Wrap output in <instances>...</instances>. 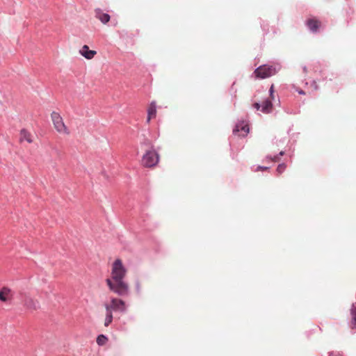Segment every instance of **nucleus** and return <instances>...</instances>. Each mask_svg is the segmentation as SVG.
<instances>
[{"label": "nucleus", "mask_w": 356, "mask_h": 356, "mask_svg": "<svg viewBox=\"0 0 356 356\" xmlns=\"http://www.w3.org/2000/svg\"><path fill=\"white\" fill-rule=\"evenodd\" d=\"M127 269L121 259H117L112 266L111 277L106 280L109 289L122 297L127 296L129 293V285L124 281Z\"/></svg>", "instance_id": "f257e3e1"}, {"label": "nucleus", "mask_w": 356, "mask_h": 356, "mask_svg": "<svg viewBox=\"0 0 356 356\" xmlns=\"http://www.w3.org/2000/svg\"><path fill=\"white\" fill-rule=\"evenodd\" d=\"M159 161L158 152L151 146V149L145 152L142 158V163L144 166L151 168L155 166Z\"/></svg>", "instance_id": "f03ea898"}, {"label": "nucleus", "mask_w": 356, "mask_h": 356, "mask_svg": "<svg viewBox=\"0 0 356 356\" xmlns=\"http://www.w3.org/2000/svg\"><path fill=\"white\" fill-rule=\"evenodd\" d=\"M279 69L273 65H262L254 70V74L256 78L263 79L275 74Z\"/></svg>", "instance_id": "7ed1b4c3"}, {"label": "nucleus", "mask_w": 356, "mask_h": 356, "mask_svg": "<svg viewBox=\"0 0 356 356\" xmlns=\"http://www.w3.org/2000/svg\"><path fill=\"white\" fill-rule=\"evenodd\" d=\"M104 307H108L112 312L125 313L127 311L125 302L117 298H112L110 304H105Z\"/></svg>", "instance_id": "20e7f679"}, {"label": "nucleus", "mask_w": 356, "mask_h": 356, "mask_svg": "<svg viewBox=\"0 0 356 356\" xmlns=\"http://www.w3.org/2000/svg\"><path fill=\"white\" fill-rule=\"evenodd\" d=\"M51 117L54 125L55 129L60 133L68 134L67 129L65 125L63 118L59 113L53 111Z\"/></svg>", "instance_id": "39448f33"}, {"label": "nucleus", "mask_w": 356, "mask_h": 356, "mask_svg": "<svg viewBox=\"0 0 356 356\" xmlns=\"http://www.w3.org/2000/svg\"><path fill=\"white\" fill-rule=\"evenodd\" d=\"M248 124L243 121L238 122L233 129V134L234 135L238 134L239 136L245 137L249 133Z\"/></svg>", "instance_id": "423d86ee"}, {"label": "nucleus", "mask_w": 356, "mask_h": 356, "mask_svg": "<svg viewBox=\"0 0 356 356\" xmlns=\"http://www.w3.org/2000/svg\"><path fill=\"white\" fill-rule=\"evenodd\" d=\"M306 25L310 32L316 33L319 31L320 22L314 18L309 19L306 21Z\"/></svg>", "instance_id": "0eeeda50"}, {"label": "nucleus", "mask_w": 356, "mask_h": 356, "mask_svg": "<svg viewBox=\"0 0 356 356\" xmlns=\"http://www.w3.org/2000/svg\"><path fill=\"white\" fill-rule=\"evenodd\" d=\"M79 53L82 56L85 57L86 59H91L95 56L97 52L94 50H90L88 46L85 44L80 49Z\"/></svg>", "instance_id": "6e6552de"}, {"label": "nucleus", "mask_w": 356, "mask_h": 356, "mask_svg": "<svg viewBox=\"0 0 356 356\" xmlns=\"http://www.w3.org/2000/svg\"><path fill=\"white\" fill-rule=\"evenodd\" d=\"M95 17L103 24H106L111 19V16L108 13H103L100 8L95 9Z\"/></svg>", "instance_id": "1a4fd4ad"}, {"label": "nucleus", "mask_w": 356, "mask_h": 356, "mask_svg": "<svg viewBox=\"0 0 356 356\" xmlns=\"http://www.w3.org/2000/svg\"><path fill=\"white\" fill-rule=\"evenodd\" d=\"M272 107V100L266 99L264 101L263 104H261V111L264 113H270L271 112Z\"/></svg>", "instance_id": "9d476101"}, {"label": "nucleus", "mask_w": 356, "mask_h": 356, "mask_svg": "<svg viewBox=\"0 0 356 356\" xmlns=\"http://www.w3.org/2000/svg\"><path fill=\"white\" fill-rule=\"evenodd\" d=\"M25 305L28 309H37L39 308V302L37 300H35L32 298H27L25 300Z\"/></svg>", "instance_id": "9b49d317"}, {"label": "nucleus", "mask_w": 356, "mask_h": 356, "mask_svg": "<svg viewBox=\"0 0 356 356\" xmlns=\"http://www.w3.org/2000/svg\"><path fill=\"white\" fill-rule=\"evenodd\" d=\"M106 309V318L104 321V326L108 327L113 321V312L110 310L108 307H105Z\"/></svg>", "instance_id": "f8f14e48"}, {"label": "nucleus", "mask_w": 356, "mask_h": 356, "mask_svg": "<svg viewBox=\"0 0 356 356\" xmlns=\"http://www.w3.org/2000/svg\"><path fill=\"white\" fill-rule=\"evenodd\" d=\"M20 140H26L29 143L32 142L31 134L24 129H22L20 131Z\"/></svg>", "instance_id": "ddd939ff"}, {"label": "nucleus", "mask_w": 356, "mask_h": 356, "mask_svg": "<svg viewBox=\"0 0 356 356\" xmlns=\"http://www.w3.org/2000/svg\"><path fill=\"white\" fill-rule=\"evenodd\" d=\"M10 293V289L8 288H3L0 291V300L5 302L7 300V296Z\"/></svg>", "instance_id": "4468645a"}, {"label": "nucleus", "mask_w": 356, "mask_h": 356, "mask_svg": "<svg viewBox=\"0 0 356 356\" xmlns=\"http://www.w3.org/2000/svg\"><path fill=\"white\" fill-rule=\"evenodd\" d=\"M108 341V337L104 334H99L97 337V343L99 346H104Z\"/></svg>", "instance_id": "2eb2a0df"}, {"label": "nucleus", "mask_w": 356, "mask_h": 356, "mask_svg": "<svg viewBox=\"0 0 356 356\" xmlns=\"http://www.w3.org/2000/svg\"><path fill=\"white\" fill-rule=\"evenodd\" d=\"M156 113V108L154 102H152L148 110L147 115L149 116H155Z\"/></svg>", "instance_id": "dca6fc26"}, {"label": "nucleus", "mask_w": 356, "mask_h": 356, "mask_svg": "<svg viewBox=\"0 0 356 356\" xmlns=\"http://www.w3.org/2000/svg\"><path fill=\"white\" fill-rule=\"evenodd\" d=\"M286 168V165L284 163H282L277 165L276 170L279 174H281L285 170Z\"/></svg>", "instance_id": "f3484780"}, {"label": "nucleus", "mask_w": 356, "mask_h": 356, "mask_svg": "<svg viewBox=\"0 0 356 356\" xmlns=\"http://www.w3.org/2000/svg\"><path fill=\"white\" fill-rule=\"evenodd\" d=\"M266 159L270 161L277 162L279 161V155L272 156L270 154H268L266 156Z\"/></svg>", "instance_id": "a211bd4d"}, {"label": "nucleus", "mask_w": 356, "mask_h": 356, "mask_svg": "<svg viewBox=\"0 0 356 356\" xmlns=\"http://www.w3.org/2000/svg\"><path fill=\"white\" fill-rule=\"evenodd\" d=\"M135 289L136 292L138 295H140L141 293V286L139 281H136L135 282Z\"/></svg>", "instance_id": "6ab92c4d"}, {"label": "nucleus", "mask_w": 356, "mask_h": 356, "mask_svg": "<svg viewBox=\"0 0 356 356\" xmlns=\"http://www.w3.org/2000/svg\"><path fill=\"white\" fill-rule=\"evenodd\" d=\"M269 95L271 98V100L274 99L275 96H274V86H273V84L271 85V86L269 89Z\"/></svg>", "instance_id": "aec40b11"}, {"label": "nucleus", "mask_w": 356, "mask_h": 356, "mask_svg": "<svg viewBox=\"0 0 356 356\" xmlns=\"http://www.w3.org/2000/svg\"><path fill=\"white\" fill-rule=\"evenodd\" d=\"M269 169H270V167L259 165L255 169V171L267 170H269Z\"/></svg>", "instance_id": "412c9836"}, {"label": "nucleus", "mask_w": 356, "mask_h": 356, "mask_svg": "<svg viewBox=\"0 0 356 356\" xmlns=\"http://www.w3.org/2000/svg\"><path fill=\"white\" fill-rule=\"evenodd\" d=\"M253 107L258 111L261 108V105L259 102H255L253 104Z\"/></svg>", "instance_id": "4be33fe9"}, {"label": "nucleus", "mask_w": 356, "mask_h": 356, "mask_svg": "<svg viewBox=\"0 0 356 356\" xmlns=\"http://www.w3.org/2000/svg\"><path fill=\"white\" fill-rule=\"evenodd\" d=\"M312 86H313V88H314V90H318V86L317 85L316 83V81L315 80H314L312 83Z\"/></svg>", "instance_id": "5701e85b"}, {"label": "nucleus", "mask_w": 356, "mask_h": 356, "mask_svg": "<svg viewBox=\"0 0 356 356\" xmlns=\"http://www.w3.org/2000/svg\"><path fill=\"white\" fill-rule=\"evenodd\" d=\"M329 356H343V355L337 352H331L329 353Z\"/></svg>", "instance_id": "b1692460"}, {"label": "nucleus", "mask_w": 356, "mask_h": 356, "mask_svg": "<svg viewBox=\"0 0 356 356\" xmlns=\"http://www.w3.org/2000/svg\"><path fill=\"white\" fill-rule=\"evenodd\" d=\"M261 29L265 31H268V26L266 25V24H261Z\"/></svg>", "instance_id": "393cba45"}, {"label": "nucleus", "mask_w": 356, "mask_h": 356, "mask_svg": "<svg viewBox=\"0 0 356 356\" xmlns=\"http://www.w3.org/2000/svg\"><path fill=\"white\" fill-rule=\"evenodd\" d=\"M296 91H297V92H298V94H300V95H305V92L303 90H302V89H298V90H297Z\"/></svg>", "instance_id": "a878e982"}, {"label": "nucleus", "mask_w": 356, "mask_h": 356, "mask_svg": "<svg viewBox=\"0 0 356 356\" xmlns=\"http://www.w3.org/2000/svg\"><path fill=\"white\" fill-rule=\"evenodd\" d=\"M284 154H285V152H284V151H281V152H280V153H279L277 155H279V157H280V156H281L284 155Z\"/></svg>", "instance_id": "bb28decb"}, {"label": "nucleus", "mask_w": 356, "mask_h": 356, "mask_svg": "<svg viewBox=\"0 0 356 356\" xmlns=\"http://www.w3.org/2000/svg\"><path fill=\"white\" fill-rule=\"evenodd\" d=\"M302 69H303V72H304L305 73H307V67H306V66H304Z\"/></svg>", "instance_id": "cd10ccee"}, {"label": "nucleus", "mask_w": 356, "mask_h": 356, "mask_svg": "<svg viewBox=\"0 0 356 356\" xmlns=\"http://www.w3.org/2000/svg\"><path fill=\"white\" fill-rule=\"evenodd\" d=\"M151 117L152 116H149V115L147 116V122H149L150 121Z\"/></svg>", "instance_id": "c85d7f7f"}, {"label": "nucleus", "mask_w": 356, "mask_h": 356, "mask_svg": "<svg viewBox=\"0 0 356 356\" xmlns=\"http://www.w3.org/2000/svg\"><path fill=\"white\" fill-rule=\"evenodd\" d=\"M286 112L287 113H290V114H291V113H292V112H291V111H286Z\"/></svg>", "instance_id": "c756f323"}, {"label": "nucleus", "mask_w": 356, "mask_h": 356, "mask_svg": "<svg viewBox=\"0 0 356 356\" xmlns=\"http://www.w3.org/2000/svg\"><path fill=\"white\" fill-rule=\"evenodd\" d=\"M286 112L287 113H290V114H291V113H292V112H291V111H286Z\"/></svg>", "instance_id": "7c9ffc66"}]
</instances>
